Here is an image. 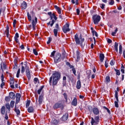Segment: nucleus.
I'll return each instance as SVG.
<instances>
[{
    "mask_svg": "<svg viewBox=\"0 0 125 125\" xmlns=\"http://www.w3.org/2000/svg\"><path fill=\"white\" fill-rule=\"evenodd\" d=\"M60 79H61V73L58 71H55L52 74V76L49 78V83L50 85H51L52 83V86H55V85H56L58 83V82L60 81Z\"/></svg>",
    "mask_w": 125,
    "mask_h": 125,
    "instance_id": "f257e3e1",
    "label": "nucleus"
},
{
    "mask_svg": "<svg viewBox=\"0 0 125 125\" xmlns=\"http://www.w3.org/2000/svg\"><path fill=\"white\" fill-rule=\"evenodd\" d=\"M74 40L75 41L76 44L80 45L81 48H82L83 49L84 48V46H85L84 38H83V35H82V34L80 35V37L79 38V35L76 33L74 36Z\"/></svg>",
    "mask_w": 125,
    "mask_h": 125,
    "instance_id": "f03ea898",
    "label": "nucleus"
},
{
    "mask_svg": "<svg viewBox=\"0 0 125 125\" xmlns=\"http://www.w3.org/2000/svg\"><path fill=\"white\" fill-rule=\"evenodd\" d=\"M61 101H59V102L56 103L53 105V108L55 110H57V109H59L60 108L61 110H64V108L65 106H64V104L60 103Z\"/></svg>",
    "mask_w": 125,
    "mask_h": 125,
    "instance_id": "7ed1b4c3",
    "label": "nucleus"
},
{
    "mask_svg": "<svg viewBox=\"0 0 125 125\" xmlns=\"http://www.w3.org/2000/svg\"><path fill=\"white\" fill-rule=\"evenodd\" d=\"M92 19L94 24L95 25H98V23L100 22V20H101V17L99 15H94L92 17Z\"/></svg>",
    "mask_w": 125,
    "mask_h": 125,
    "instance_id": "20e7f679",
    "label": "nucleus"
},
{
    "mask_svg": "<svg viewBox=\"0 0 125 125\" xmlns=\"http://www.w3.org/2000/svg\"><path fill=\"white\" fill-rule=\"evenodd\" d=\"M25 68V74L28 80V81H30L31 80V72L30 71V67L27 65V64H24Z\"/></svg>",
    "mask_w": 125,
    "mask_h": 125,
    "instance_id": "39448f33",
    "label": "nucleus"
},
{
    "mask_svg": "<svg viewBox=\"0 0 125 125\" xmlns=\"http://www.w3.org/2000/svg\"><path fill=\"white\" fill-rule=\"evenodd\" d=\"M62 59V58L61 57V54L58 53L55 57H54V61L55 63H59L60 61H61V60Z\"/></svg>",
    "mask_w": 125,
    "mask_h": 125,
    "instance_id": "423d86ee",
    "label": "nucleus"
},
{
    "mask_svg": "<svg viewBox=\"0 0 125 125\" xmlns=\"http://www.w3.org/2000/svg\"><path fill=\"white\" fill-rule=\"evenodd\" d=\"M99 116H95L94 119L93 117H91V125H97L99 123Z\"/></svg>",
    "mask_w": 125,
    "mask_h": 125,
    "instance_id": "0eeeda50",
    "label": "nucleus"
},
{
    "mask_svg": "<svg viewBox=\"0 0 125 125\" xmlns=\"http://www.w3.org/2000/svg\"><path fill=\"white\" fill-rule=\"evenodd\" d=\"M48 15H49L50 17V20H52V21H50L49 22H47V25H48V26L50 25L51 27H53V25H54V23H55V21H54V20H52V13L51 12H48ZM50 23H51L50 24Z\"/></svg>",
    "mask_w": 125,
    "mask_h": 125,
    "instance_id": "6e6552de",
    "label": "nucleus"
},
{
    "mask_svg": "<svg viewBox=\"0 0 125 125\" xmlns=\"http://www.w3.org/2000/svg\"><path fill=\"white\" fill-rule=\"evenodd\" d=\"M70 27V24L69 23H66L63 27H62V31L64 34H66L68 32H70L71 29L69 28Z\"/></svg>",
    "mask_w": 125,
    "mask_h": 125,
    "instance_id": "1a4fd4ad",
    "label": "nucleus"
},
{
    "mask_svg": "<svg viewBox=\"0 0 125 125\" xmlns=\"http://www.w3.org/2000/svg\"><path fill=\"white\" fill-rule=\"evenodd\" d=\"M115 98L116 100L114 101L115 106L116 108H119V97L118 96V92L115 91Z\"/></svg>",
    "mask_w": 125,
    "mask_h": 125,
    "instance_id": "9d476101",
    "label": "nucleus"
},
{
    "mask_svg": "<svg viewBox=\"0 0 125 125\" xmlns=\"http://www.w3.org/2000/svg\"><path fill=\"white\" fill-rule=\"evenodd\" d=\"M68 118H69V112H66L62 116V117L61 118V120L63 122H66V121H67Z\"/></svg>",
    "mask_w": 125,
    "mask_h": 125,
    "instance_id": "9b49d317",
    "label": "nucleus"
},
{
    "mask_svg": "<svg viewBox=\"0 0 125 125\" xmlns=\"http://www.w3.org/2000/svg\"><path fill=\"white\" fill-rule=\"evenodd\" d=\"M37 23H38V18L35 17V21L34 20H32L33 31L36 30V25H37Z\"/></svg>",
    "mask_w": 125,
    "mask_h": 125,
    "instance_id": "f8f14e48",
    "label": "nucleus"
},
{
    "mask_svg": "<svg viewBox=\"0 0 125 125\" xmlns=\"http://www.w3.org/2000/svg\"><path fill=\"white\" fill-rule=\"evenodd\" d=\"M16 101L15 103V105H17L19 102H20V99H21V94L20 93H17L16 95Z\"/></svg>",
    "mask_w": 125,
    "mask_h": 125,
    "instance_id": "ddd939ff",
    "label": "nucleus"
},
{
    "mask_svg": "<svg viewBox=\"0 0 125 125\" xmlns=\"http://www.w3.org/2000/svg\"><path fill=\"white\" fill-rule=\"evenodd\" d=\"M10 88H12L13 89H14V88H15V87H14V78H11L10 79Z\"/></svg>",
    "mask_w": 125,
    "mask_h": 125,
    "instance_id": "4468645a",
    "label": "nucleus"
},
{
    "mask_svg": "<svg viewBox=\"0 0 125 125\" xmlns=\"http://www.w3.org/2000/svg\"><path fill=\"white\" fill-rule=\"evenodd\" d=\"M93 113L94 115H95V116H97V115H99V109L97 107H94L93 108Z\"/></svg>",
    "mask_w": 125,
    "mask_h": 125,
    "instance_id": "2eb2a0df",
    "label": "nucleus"
},
{
    "mask_svg": "<svg viewBox=\"0 0 125 125\" xmlns=\"http://www.w3.org/2000/svg\"><path fill=\"white\" fill-rule=\"evenodd\" d=\"M71 105L75 106L78 105V99H77L76 97L74 98L73 100H72L71 102Z\"/></svg>",
    "mask_w": 125,
    "mask_h": 125,
    "instance_id": "dca6fc26",
    "label": "nucleus"
},
{
    "mask_svg": "<svg viewBox=\"0 0 125 125\" xmlns=\"http://www.w3.org/2000/svg\"><path fill=\"white\" fill-rule=\"evenodd\" d=\"M27 6H28L27 4V2L26 1H23L22 3L21 4V9L25 10L27 8Z\"/></svg>",
    "mask_w": 125,
    "mask_h": 125,
    "instance_id": "f3484780",
    "label": "nucleus"
},
{
    "mask_svg": "<svg viewBox=\"0 0 125 125\" xmlns=\"http://www.w3.org/2000/svg\"><path fill=\"white\" fill-rule=\"evenodd\" d=\"M6 37L9 39V42H11V40H10V38H9V26H8V25H6Z\"/></svg>",
    "mask_w": 125,
    "mask_h": 125,
    "instance_id": "a211bd4d",
    "label": "nucleus"
},
{
    "mask_svg": "<svg viewBox=\"0 0 125 125\" xmlns=\"http://www.w3.org/2000/svg\"><path fill=\"white\" fill-rule=\"evenodd\" d=\"M81 54V53H80V51L79 50L76 51V56H77V59H76V62H79L81 59V57L80 56Z\"/></svg>",
    "mask_w": 125,
    "mask_h": 125,
    "instance_id": "6ab92c4d",
    "label": "nucleus"
},
{
    "mask_svg": "<svg viewBox=\"0 0 125 125\" xmlns=\"http://www.w3.org/2000/svg\"><path fill=\"white\" fill-rule=\"evenodd\" d=\"M9 97L10 98H11V99L14 100L16 96H15V94L13 92H10L9 93Z\"/></svg>",
    "mask_w": 125,
    "mask_h": 125,
    "instance_id": "aec40b11",
    "label": "nucleus"
},
{
    "mask_svg": "<svg viewBox=\"0 0 125 125\" xmlns=\"http://www.w3.org/2000/svg\"><path fill=\"white\" fill-rule=\"evenodd\" d=\"M58 123V121L55 118L53 119L51 121V124L52 125H57Z\"/></svg>",
    "mask_w": 125,
    "mask_h": 125,
    "instance_id": "412c9836",
    "label": "nucleus"
},
{
    "mask_svg": "<svg viewBox=\"0 0 125 125\" xmlns=\"http://www.w3.org/2000/svg\"><path fill=\"white\" fill-rule=\"evenodd\" d=\"M82 87V84L81 83V80H79L77 82L76 88L77 89H81Z\"/></svg>",
    "mask_w": 125,
    "mask_h": 125,
    "instance_id": "4be33fe9",
    "label": "nucleus"
},
{
    "mask_svg": "<svg viewBox=\"0 0 125 125\" xmlns=\"http://www.w3.org/2000/svg\"><path fill=\"white\" fill-rule=\"evenodd\" d=\"M1 115H5V106L3 105L0 110Z\"/></svg>",
    "mask_w": 125,
    "mask_h": 125,
    "instance_id": "5701e85b",
    "label": "nucleus"
},
{
    "mask_svg": "<svg viewBox=\"0 0 125 125\" xmlns=\"http://www.w3.org/2000/svg\"><path fill=\"white\" fill-rule=\"evenodd\" d=\"M27 111L28 113H34L35 109H34V107L33 106H29L28 109Z\"/></svg>",
    "mask_w": 125,
    "mask_h": 125,
    "instance_id": "b1692460",
    "label": "nucleus"
},
{
    "mask_svg": "<svg viewBox=\"0 0 125 125\" xmlns=\"http://www.w3.org/2000/svg\"><path fill=\"white\" fill-rule=\"evenodd\" d=\"M99 58L101 62H103V61H104V58H105V56L104 55V54H100Z\"/></svg>",
    "mask_w": 125,
    "mask_h": 125,
    "instance_id": "393cba45",
    "label": "nucleus"
},
{
    "mask_svg": "<svg viewBox=\"0 0 125 125\" xmlns=\"http://www.w3.org/2000/svg\"><path fill=\"white\" fill-rule=\"evenodd\" d=\"M15 112L16 113L17 116L20 115V110L19 109H17V107L16 106V104H15V109H14Z\"/></svg>",
    "mask_w": 125,
    "mask_h": 125,
    "instance_id": "a878e982",
    "label": "nucleus"
},
{
    "mask_svg": "<svg viewBox=\"0 0 125 125\" xmlns=\"http://www.w3.org/2000/svg\"><path fill=\"white\" fill-rule=\"evenodd\" d=\"M64 99H65V103H68V95H67V93H64L62 94Z\"/></svg>",
    "mask_w": 125,
    "mask_h": 125,
    "instance_id": "bb28decb",
    "label": "nucleus"
},
{
    "mask_svg": "<svg viewBox=\"0 0 125 125\" xmlns=\"http://www.w3.org/2000/svg\"><path fill=\"white\" fill-rule=\"evenodd\" d=\"M18 38H19V34L18 33H16L15 34V37H14V40L16 42H18Z\"/></svg>",
    "mask_w": 125,
    "mask_h": 125,
    "instance_id": "cd10ccee",
    "label": "nucleus"
},
{
    "mask_svg": "<svg viewBox=\"0 0 125 125\" xmlns=\"http://www.w3.org/2000/svg\"><path fill=\"white\" fill-rule=\"evenodd\" d=\"M43 87H44V85H42L40 87V88L37 91L38 94H41V92H42V90L43 89Z\"/></svg>",
    "mask_w": 125,
    "mask_h": 125,
    "instance_id": "c85d7f7f",
    "label": "nucleus"
},
{
    "mask_svg": "<svg viewBox=\"0 0 125 125\" xmlns=\"http://www.w3.org/2000/svg\"><path fill=\"white\" fill-rule=\"evenodd\" d=\"M119 54H120V55H122V54H123V46L122 45V44H120L119 45Z\"/></svg>",
    "mask_w": 125,
    "mask_h": 125,
    "instance_id": "c756f323",
    "label": "nucleus"
},
{
    "mask_svg": "<svg viewBox=\"0 0 125 125\" xmlns=\"http://www.w3.org/2000/svg\"><path fill=\"white\" fill-rule=\"evenodd\" d=\"M118 46H119V44L117 42H115L114 48H115V51H116V52H118Z\"/></svg>",
    "mask_w": 125,
    "mask_h": 125,
    "instance_id": "7c9ffc66",
    "label": "nucleus"
},
{
    "mask_svg": "<svg viewBox=\"0 0 125 125\" xmlns=\"http://www.w3.org/2000/svg\"><path fill=\"white\" fill-rule=\"evenodd\" d=\"M42 95H40L39 96V103L40 105H41V104H42Z\"/></svg>",
    "mask_w": 125,
    "mask_h": 125,
    "instance_id": "2f4dec72",
    "label": "nucleus"
},
{
    "mask_svg": "<svg viewBox=\"0 0 125 125\" xmlns=\"http://www.w3.org/2000/svg\"><path fill=\"white\" fill-rule=\"evenodd\" d=\"M66 80H67V77H66V76H63V83H62L63 86H65V85H66Z\"/></svg>",
    "mask_w": 125,
    "mask_h": 125,
    "instance_id": "473e14b6",
    "label": "nucleus"
},
{
    "mask_svg": "<svg viewBox=\"0 0 125 125\" xmlns=\"http://www.w3.org/2000/svg\"><path fill=\"white\" fill-rule=\"evenodd\" d=\"M114 69V71H115V72L116 73L117 76H120L121 75V71H120V70L117 69L115 68Z\"/></svg>",
    "mask_w": 125,
    "mask_h": 125,
    "instance_id": "72a5a7b5",
    "label": "nucleus"
},
{
    "mask_svg": "<svg viewBox=\"0 0 125 125\" xmlns=\"http://www.w3.org/2000/svg\"><path fill=\"white\" fill-rule=\"evenodd\" d=\"M88 110L90 113H92L93 111V108H92V106H88Z\"/></svg>",
    "mask_w": 125,
    "mask_h": 125,
    "instance_id": "f704fd0d",
    "label": "nucleus"
},
{
    "mask_svg": "<svg viewBox=\"0 0 125 125\" xmlns=\"http://www.w3.org/2000/svg\"><path fill=\"white\" fill-rule=\"evenodd\" d=\"M54 34L55 37H57V34H58V29H54Z\"/></svg>",
    "mask_w": 125,
    "mask_h": 125,
    "instance_id": "c9c22d12",
    "label": "nucleus"
},
{
    "mask_svg": "<svg viewBox=\"0 0 125 125\" xmlns=\"http://www.w3.org/2000/svg\"><path fill=\"white\" fill-rule=\"evenodd\" d=\"M114 4L115 1H114V0H109L108 2V4H109V5H114Z\"/></svg>",
    "mask_w": 125,
    "mask_h": 125,
    "instance_id": "e433bc0d",
    "label": "nucleus"
},
{
    "mask_svg": "<svg viewBox=\"0 0 125 125\" xmlns=\"http://www.w3.org/2000/svg\"><path fill=\"white\" fill-rule=\"evenodd\" d=\"M71 2H72L73 4L76 3L77 5L79 4V0H71Z\"/></svg>",
    "mask_w": 125,
    "mask_h": 125,
    "instance_id": "4c0bfd02",
    "label": "nucleus"
},
{
    "mask_svg": "<svg viewBox=\"0 0 125 125\" xmlns=\"http://www.w3.org/2000/svg\"><path fill=\"white\" fill-rule=\"evenodd\" d=\"M27 18L29 21H32V17H31V15L29 12H27Z\"/></svg>",
    "mask_w": 125,
    "mask_h": 125,
    "instance_id": "58836bf2",
    "label": "nucleus"
},
{
    "mask_svg": "<svg viewBox=\"0 0 125 125\" xmlns=\"http://www.w3.org/2000/svg\"><path fill=\"white\" fill-rule=\"evenodd\" d=\"M34 83L35 84L38 83H40V80L38 78H35L34 79Z\"/></svg>",
    "mask_w": 125,
    "mask_h": 125,
    "instance_id": "ea45409f",
    "label": "nucleus"
},
{
    "mask_svg": "<svg viewBox=\"0 0 125 125\" xmlns=\"http://www.w3.org/2000/svg\"><path fill=\"white\" fill-rule=\"evenodd\" d=\"M121 72L122 73V74H125V66H124V65L123 64L121 66Z\"/></svg>",
    "mask_w": 125,
    "mask_h": 125,
    "instance_id": "a19ab883",
    "label": "nucleus"
},
{
    "mask_svg": "<svg viewBox=\"0 0 125 125\" xmlns=\"http://www.w3.org/2000/svg\"><path fill=\"white\" fill-rule=\"evenodd\" d=\"M25 69H26L25 68V66H21V74H24V73H25Z\"/></svg>",
    "mask_w": 125,
    "mask_h": 125,
    "instance_id": "79ce46f5",
    "label": "nucleus"
},
{
    "mask_svg": "<svg viewBox=\"0 0 125 125\" xmlns=\"http://www.w3.org/2000/svg\"><path fill=\"white\" fill-rule=\"evenodd\" d=\"M30 103H31V101H30V100H28L26 102V104H25L26 108H28V107H29V106H30Z\"/></svg>",
    "mask_w": 125,
    "mask_h": 125,
    "instance_id": "37998d69",
    "label": "nucleus"
},
{
    "mask_svg": "<svg viewBox=\"0 0 125 125\" xmlns=\"http://www.w3.org/2000/svg\"><path fill=\"white\" fill-rule=\"evenodd\" d=\"M52 19H55V21H56L58 19L57 17H56V16L55 15V14L53 13L52 15Z\"/></svg>",
    "mask_w": 125,
    "mask_h": 125,
    "instance_id": "c03bdc74",
    "label": "nucleus"
},
{
    "mask_svg": "<svg viewBox=\"0 0 125 125\" xmlns=\"http://www.w3.org/2000/svg\"><path fill=\"white\" fill-rule=\"evenodd\" d=\"M93 36H95L97 38L98 37V34H97V32H96L95 30L92 31Z\"/></svg>",
    "mask_w": 125,
    "mask_h": 125,
    "instance_id": "a18cd8bd",
    "label": "nucleus"
},
{
    "mask_svg": "<svg viewBox=\"0 0 125 125\" xmlns=\"http://www.w3.org/2000/svg\"><path fill=\"white\" fill-rule=\"evenodd\" d=\"M21 69L20 68H19L17 73V75H16V77L17 78H19V75H20V72H21Z\"/></svg>",
    "mask_w": 125,
    "mask_h": 125,
    "instance_id": "49530a36",
    "label": "nucleus"
},
{
    "mask_svg": "<svg viewBox=\"0 0 125 125\" xmlns=\"http://www.w3.org/2000/svg\"><path fill=\"white\" fill-rule=\"evenodd\" d=\"M15 103V102L14 101H11L10 102V106L11 108H13L14 107V104Z\"/></svg>",
    "mask_w": 125,
    "mask_h": 125,
    "instance_id": "de8ad7c7",
    "label": "nucleus"
},
{
    "mask_svg": "<svg viewBox=\"0 0 125 125\" xmlns=\"http://www.w3.org/2000/svg\"><path fill=\"white\" fill-rule=\"evenodd\" d=\"M55 52H56V51H53V52L51 54L50 57H54V56L55 55Z\"/></svg>",
    "mask_w": 125,
    "mask_h": 125,
    "instance_id": "09e8293b",
    "label": "nucleus"
},
{
    "mask_svg": "<svg viewBox=\"0 0 125 125\" xmlns=\"http://www.w3.org/2000/svg\"><path fill=\"white\" fill-rule=\"evenodd\" d=\"M33 53L35 55H39V53H38V51L36 49H33Z\"/></svg>",
    "mask_w": 125,
    "mask_h": 125,
    "instance_id": "8fccbe9b",
    "label": "nucleus"
},
{
    "mask_svg": "<svg viewBox=\"0 0 125 125\" xmlns=\"http://www.w3.org/2000/svg\"><path fill=\"white\" fill-rule=\"evenodd\" d=\"M110 77L109 76H106L105 78V82H107V83H109L110 82Z\"/></svg>",
    "mask_w": 125,
    "mask_h": 125,
    "instance_id": "3c124183",
    "label": "nucleus"
},
{
    "mask_svg": "<svg viewBox=\"0 0 125 125\" xmlns=\"http://www.w3.org/2000/svg\"><path fill=\"white\" fill-rule=\"evenodd\" d=\"M5 106L6 108L8 109L9 111H10V105H9V104H6Z\"/></svg>",
    "mask_w": 125,
    "mask_h": 125,
    "instance_id": "603ef678",
    "label": "nucleus"
},
{
    "mask_svg": "<svg viewBox=\"0 0 125 125\" xmlns=\"http://www.w3.org/2000/svg\"><path fill=\"white\" fill-rule=\"evenodd\" d=\"M5 101H10V97L8 96H6L5 97Z\"/></svg>",
    "mask_w": 125,
    "mask_h": 125,
    "instance_id": "864d4df0",
    "label": "nucleus"
},
{
    "mask_svg": "<svg viewBox=\"0 0 125 125\" xmlns=\"http://www.w3.org/2000/svg\"><path fill=\"white\" fill-rule=\"evenodd\" d=\"M104 66L105 68H108V60H106L105 61Z\"/></svg>",
    "mask_w": 125,
    "mask_h": 125,
    "instance_id": "5fc2aeb1",
    "label": "nucleus"
},
{
    "mask_svg": "<svg viewBox=\"0 0 125 125\" xmlns=\"http://www.w3.org/2000/svg\"><path fill=\"white\" fill-rule=\"evenodd\" d=\"M17 22V21H16V20H14L13 23L14 28H15V26L16 25Z\"/></svg>",
    "mask_w": 125,
    "mask_h": 125,
    "instance_id": "6e6d98bb",
    "label": "nucleus"
},
{
    "mask_svg": "<svg viewBox=\"0 0 125 125\" xmlns=\"http://www.w3.org/2000/svg\"><path fill=\"white\" fill-rule=\"evenodd\" d=\"M110 64L111 66H114V65H115V62H114V60H112L110 61Z\"/></svg>",
    "mask_w": 125,
    "mask_h": 125,
    "instance_id": "4d7b16f0",
    "label": "nucleus"
},
{
    "mask_svg": "<svg viewBox=\"0 0 125 125\" xmlns=\"http://www.w3.org/2000/svg\"><path fill=\"white\" fill-rule=\"evenodd\" d=\"M72 71L74 75H75V76H76V73H77V71H76V68H72Z\"/></svg>",
    "mask_w": 125,
    "mask_h": 125,
    "instance_id": "13d9d810",
    "label": "nucleus"
},
{
    "mask_svg": "<svg viewBox=\"0 0 125 125\" xmlns=\"http://www.w3.org/2000/svg\"><path fill=\"white\" fill-rule=\"evenodd\" d=\"M100 7L102 9H104V8H105V4L104 3L101 4Z\"/></svg>",
    "mask_w": 125,
    "mask_h": 125,
    "instance_id": "bf43d9fd",
    "label": "nucleus"
},
{
    "mask_svg": "<svg viewBox=\"0 0 125 125\" xmlns=\"http://www.w3.org/2000/svg\"><path fill=\"white\" fill-rule=\"evenodd\" d=\"M14 62L16 67H17V66L18 65V64L17 63V60L15 59L14 61Z\"/></svg>",
    "mask_w": 125,
    "mask_h": 125,
    "instance_id": "052dcab7",
    "label": "nucleus"
},
{
    "mask_svg": "<svg viewBox=\"0 0 125 125\" xmlns=\"http://www.w3.org/2000/svg\"><path fill=\"white\" fill-rule=\"evenodd\" d=\"M76 12H77V15H80V13L81 12V11L80 10V9L77 8L76 9Z\"/></svg>",
    "mask_w": 125,
    "mask_h": 125,
    "instance_id": "680f3d73",
    "label": "nucleus"
},
{
    "mask_svg": "<svg viewBox=\"0 0 125 125\" xmlns=\"http://www.w3.org/2000/svg\"><path fill=\"white\" fill-rule=\"evenodd\" d=\"M51 42V38H49L48 41L47 42V44H49Z\"/></svg>",
    "mask_w": 125,
    "mask_h": 125,
    "instance_id": "e2e57ef3",
    "label": "nucleus"
},
{
    "mask_svg": "<svg viewBox=\"0 0 125 125\" xmlns=\"http://www.w3.org/2000/svg\"><path fill=\"white\" fill-rule=\"evenodd\" d=\"M5 120H8V115H7V112H6L5 114Z\"/></svg>",
    "mask_w": 125,
    "mask_h": 125,
    "instance_id": "0e129e2a",
    "label": "nucleus"
},
{
    "mask_svg": "<svg viewBox=\"0 0 125 125\" xmlns=\"http://www.w3.org/2000/svg\"><path fill=\"white\" fill-rule=\"evenodd\" d=\"M5 84V83H4V82H2L1 84H0L1 88H3V86H4Z\"/></svg>",
    "mask_w": 125,
    "mask_h": 125,
    "instance_id": "69168bd1",
    "label": "nucleus"
},
{
    "mask_svg": "<svg viewBox=\"0 0 125 125\" xmlns=\"http://www.w3.org/2000/svg\"><path fill=\"white\" fill-rule=\"evenodd\" d=\"M108 43H112V40L108 39L107 41Z\"/></svg>",
    "mask_w": 125,
    "mask_h": 125,
    "instance_id": "338daca9",
    "label": "nucleus"
},
{
    "mask_svg": "<svg viewBox=\"0 0 125 125\" xmlns=\"http://www.w3.org/2000/svg\"><path fill=\"white\" fill-rule=\"evenodd\" d=\"M123 57L125 59V49L123 50Z\"/></svg>",
    "mask_w": 125,
    "mask_h": 125,
    "instance_id": "774afa93",
    "label": "nucleus"
}]
</instances>
